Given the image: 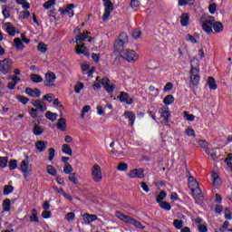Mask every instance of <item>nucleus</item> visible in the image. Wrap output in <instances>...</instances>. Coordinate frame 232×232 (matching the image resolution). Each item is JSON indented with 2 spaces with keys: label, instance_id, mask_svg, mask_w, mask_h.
Listing matches in <instances>:
<instances>
[{
  "label": "nucleus",
  "instance_id": "9",
  "mask_svg": "<svg viewBox=\"0 0 232 232\" xmlns=\"http://www.w3.org/2000/svg\"><path fill=\"white\" fill-rule=\"evenodd\" d=\"M189 81L190 86H198L200 82V70H190Z\"/></svg>",
  "mask_w": 232,
  "mask_h": 232
},
{
  "label": "nucleus",
  "instance_id": "21",
  "mask_svg": "<svg viewBox=\"0 0 232 232\" xmlns=\"http://www.w3.org/2000/svg\"><path fill=\"white\" fill-rule=\"evenodd\" d=\"M82 218L85 224H92V222H95V220H97V215L85 213L82 215Z\"/></svg>",
  "mask_w": 232,
  "mask_h": 232
},
{
  "label": "nucleus",
  "instance_id": "18",
  "mask_svg": "<svg viewBox=\"0 0 232 232\" xmlns=\"http://www.w3.org/2000/svg\"><path fill=\"white\" fill-rule=\"evenodd\" d=\"M32 105L42 113H44V111H46L47 110L46 106H44V102L39 100L33 101Z\"/></svg>",
  "mask_w": 232,
  "mask_h": 232
},
{
  "label": "nucleus",
  "instance_id": "28",
  "mask_svg": "<svg viewBox=\"0 0 232 232\" xmlns=\"http://www.w3.org/2000/svg\"><path fill=\"white\" fill-rule=\"evenodd\" d=\"M212 28L216 34H220L224 30V24L220 22H213Z\"/></svg>",
  "mask_w": 232,
  "mask_h": 232
},
{
  "label": "nucleus",
  "instance_id": "34",
  "mask_svg": "<svg viewBox=\"0 0 232 232\" xmlns=\"http://www.w3.org/2000/svg\"><path fill=\"white\" fill-rule=\"evenodd\" d=\"M14 43L18 52H21V50L24 49V44H23V41H21V38H14Z\"/></svg>",
  "mask_w": 232,
  "mask_h": 232
},
{
  "label": "nucleus",
  "instance_id": "54",
  "mask_svg": "<svg viewBox=\"0 0 232 232\" xmlns=\"http://www.w3.org/2000/svg\"><path fill=\"white\" fill-rule=\"evenodd\" d=\"M82 90H84V84L82 82H78L74 85L75 93H81Z\"/></svg>",
  "mask_w": 232,
  "mask_h": 232
},
{
  "label": "nucleus",
  "instance_id": "30",
  "mask_svg": "<svg viewBox=\"0 0 232 232\" xmlns=\"http://www.w3.org/2000/svg\"><path fill=\"white\" fill-rule=\"evenodd\" d=\"M79 179H81V177L79 176V174H77L75 172L71 173L69 175L70 182H72V184H74L75 186H77L79 184Z\"/></svg>",
  "mask_w": 232,
  "mask_h": 232
},
{
  "label": "nucleus",
  "instance_id": "22",
  "mask_svg": "<svg viewBox=\"0 0 232 232\" xmlns=\"http://www.w3.org/2000/svg\"><path fill=\"white\" fill-rule=\"evenodd\" d=\"M26 95H29L30 97H41V91L39 89H25Z\"/></svg>",
  "mask_w": 232,
  "mask_h": 232
},
{
  "label": "nucleus",
  "instance_id": "50",
  "mask_svg": "<svg viewBox=\"0 0 232 232\" xmlns=\"http://www.w3.org/2000/svg\"><path fill=\"white\" fill-rule=\"evenodd\" d=\"M173 226L176 227V229H182V227L184 226V221L179 219H175L173 221Z\"/></svg>",
  "mask_w": 232,
  "mask_h": 232
},
{
  "label": "nucleus",
  "instance_id": "47",
  "mask_svg": "<svg viewBox=\"0 0 232 232\" xmlns=\"http://www.w3.org/2000/svg\"><path fill=\"white\" fill-rule=\"evenodd\" d=\"M185 134L187 137H197V134L195 133V130H193V127H188L185 130Z\"/></svg>",
  "mask_w": 232,
  "mask_h": 232
},
{
  "label": "nucleus",
  "instance_id": "20",
  "mask_svg": "<svg viewBox=\"0 0 232 232\" xmlns=\"http://www.w3.org/2000/svg\"><path fill=\"white\" fill-rule=\"evenodd\" d=\"M90 32L86 31L82 34H80L79 35L76 36V44H82L84 41H86L90 35Z\"/></svg>",
  "mask_w": 232,
  "mask_h": 232
},
{
  "label": "nucleus",
  "instance_id": "26",
  "mask_svg": "<svg viewBox=\"0 0 232 232\" xmlns=\"http://www.w3.org/2000/svg\"><path fill=\"white\" fill-rule=\"evenodd\" d=\"M160 113L163 121L165 122H168V120L169 119V109L168 107H163L160 109Z\"/></svg>",
  "mask_w": 232,
  "mask_h": 232
},
{
  "label": "nucleus",
  "instance_id": "2",
  "mask_svg": "<svg viewBox=\"0 0 232 232\" xmlns=\"http://www.w3.org/2000/svg\"><path fill=\"white\" fill-rule=\"evenodd\" d=\"M104 87L107 93H113V91L115 90V86L110 84V79L103 78L101 82V77L96 78V82L92 85L93 90H101V88Z\"/></svg>",
  "mask_w": 232,
  "mask_h": 232
},
{
  "label": "nucleus",
  "instance_id": "45",
  "mask_svg": "<svg viewBox=\"0 0 232 232\" xmlns=\"http://www.w3.org/2000/svg\"><path fill=\"white\" fill-rule=\"evenodd\" d=\"M16 101H18V102H21V104H28V102H30V99L23 96V95H17L15 96Z\"/></svg>",
  "mask_w": 232,
  "mask_h": 232
},
{
  "label": "nucleus",
  "instance_id": "60",
  "mask_svg": "<svg viewBox=\"0 0 232 232\" xmlns=\"http://www.w3.org/2000/svg\"><path fill=\"white\" fill-rule=\"evenodd\" d=\"M54 5H55V0H48L44 4V8H45V10H50V7L53 6Z\"/></svg>",
  "mask_w": 232,
  "mask_h": 232
},
{
  "label": "nucleus",
  "instance_id": "11",
  "mask_svg": "<svg viewBox=\"0 0 232 232\" xmlns=\"http://www.w3.org/2000/svg\"><path fill=\"white\" fill-rule=\"evenodd\" d=\"M126 44H128V34L122 33L121 34H120L118 41L114 43V48H116V50L119 51Z\"/></svg>",
  "mask_w": 232,
  "mask_h": 232
},
{
  "label": "nucleus",
  "instance_id": "44",
  "mask_svg": "<svg viewBox=\"0 0 232 232\" xmlns=\"http://www.w3.org/2000/svg\"><path fill=\"white\" fill-rule=\"evenodd\" d=\"M206 153L209 155V157H210V159H212V160H215V159H217V149L206 150Z\"/></svg>",
  "mask_w": 232,
  "mask_h": 232
},
{
  "label": "nucleus",
  "instance_id": "17",
  "mask_svg": "<svg viewBox=\"0 0 232 232\" xmlns=\"http://www.w3.org/2000/svg\"><path fill=\"white\" fill-rule=\"evenodd\" d=\"M119 99L121 102H125L126 104H133V99L130 97V94H128V92H121L120 93Z\"/></svg>",
  "mask_w": 232,
  "mask_h": 232
},
{
  "label": "nucleus",
  "instance_id": "13",
  "mask_svg": "<svg viewBox=\"0 0 232 232\" xmlns=\"http://www.w3.org/2000/svg\"><path fill=\"white\" fill-rule=\"evenodd\" d=\"M5 28L6 34H8V35H11V37H15V35H19L20 34L19 29L15 28V26H14V24H12L11 23H5Z\"/></svg>",
  "mask_w": 232,
  "mask_h": 232
},
{
  "label": "nucleus",
  "instance_id": "19",
  "mask_svg": "<svg viewBox=\"0 0 232 232\" xmlns=\"http://www.w3.org/2000/svg\"><path fill=\"white\" fill-rule=\"evenodd\" d=\"M211 180H212V184H213V186H215V188H220V185L222 184V179H220V177L218 176V174L217 172L211 173Z\"/></svg>",
  "mask_w": 232,
  "mask_h": 232
},
{
  "label": "nucleus",
  "instance_id": "31",
  "mask_svg": "<svg viewBox=\"0 0 232 232\" xmlns=\"http://www.w3.org/2000/svg\"><path fill=\"white\" fill-rule=\"evenodd\" d=\"M58 130L61 131H66V120L64 118H61L56 123Z\"/></svg>",
  "mask_w": 232,
  "mask_h": 232
},
{
  "label": "nucleus",
  "instance_id": "33",
  "mask_svg": "<svg viewBox=\"0 0 232 232\" xmlns=\"http://www.w3.org/2000/svg\"><path fill=\"white\" fill-rule=\"evenodd\" d=\"M37 215H38L37 209L33 208L31 210V216L29 217L30 221L37 224V222H39V217H37Z\"/></svg>",
  "mask_w": 232,
  "mask_h": 232
},
{
  "label": "nucleus",
  "instance_id": "1",
  "mask_svg": "<svg viewBox=\"0 0 232 232\" xmlns=\"http://www.w3.org/2000/svg\"><path fill=\"white\" fill-rule=\"evenodd\" d=\"M115 217L119 218V220H121V222H124L125 224H129L130 226H134V227H137V229H145V226L140 223V221L136 220L135 218L122 213L121 211H116Z\"/></svg>",
  "mask_w": 232,
  "mask_h": 232
},
{
  "label": "nucleus",
  "instance_id": "63",
  "mask_svg": "<svg viewBox=\"0 0 232 232\" xmlns=\"http://www.w3.org/2000/svg\"><path fill=\"white\" fill-rule=\"evenodd\" d=\"M140 35H142V33H141L140 30H139V29H136V30H134V31L132 32V37H133L134 39H139V38H140Z\"/></svg>",
  "mask_w": 232,
  "mask_h": 232
},
{
  "label": "nucleus",
  "instance_id": "27",
  "mask_svg": "<svg viewBox=\"0 0 232 232\" xmlns=\"http://www.w3.org/2000/svg\"><path fill=\"white\" fill-rule=\"evenodd\" d=\"M181 26H188L189 24V14L184 13L180 16Z\"/></svg>",
  "mask_w": 232,
  "mask_h": 232
},
{
  "label": "nucleus",
  "instance_id": "57",
  "mask_svg": "<svg viewBox=\"0 0 232 232\" xmlns=\"http://www.w3.org/2000/svg\"><path fill=\"white\" fill-rule=\"evenodd\" d=\"M72 171H73V167H72L70 164H66L63 168V172L65 175H71Z\"/></svg>",
  "mask_w": 232,
  "mask_h": 232
},
{
  "label": "nucleus",
  "instance_id": "24",
  "mask_svg": "<svg viewBox=\"0 0 232 232\" xmlns=\"http://www.w3.org/2000/svg\"><path fill=\"white\" fill-rule=\"evenodd\" d=\"M62 153H63V155H68L69 157H72V155H73L72 146H70V144L68 143H64L63 145H62Z\"/></svg>",
  "mask_w": 232,
  "mask_h": 232
},
{
  "label": "nucleus",
  "instance_id": "35",
  "mask_svg": "<svg viewBox=\"0 0 232 232\" xmlns=\"http://www.w3.org/2000/svg\"><path fill=\"white\" fill-rule=\"evenodd\" d=\"M190 66H191V69H190V70H200L198 58L194 57V58L190 61Z\"/></svg>",
  "mask_w": 232,
  "mask_h": 232
},
{
  "label": "nucleus",
  "instance_id": "32",
  "mask_svg": "<svg viewBox=\"0 0 232 232\" xmlns=\"http://www.w3.org/2000/svg\"><path fill=\"white\" fill-rule=\"evenodd\" d=\"M188 186L191 190L199 188L198 181H197V179H195L193 177L188 178Z\"/></svg>",
  "mask_w": 232,
  "mask_h": 232
},
{
  "label": "nucleus",
  "instance_id": "14",
  "mask_svg": "<svg viewBox=\"0 0 232 232\" xmlns=\"http://www.w3.org/2000/svg\"><path fill=\"white\" fill-rule=\"evenodd\" d=\"M75 52L78 55H84L85 57H88L90 55V51L86 48V45L84 44H77Z\"/></svg>",
  "mask_w": 232,
  "mask_h": 232
},
{
  "label": "nucleus",
  "instance_id": "16",
  "mask_svg": "<svg viewBox=\"0 0 232 232\" xmlns=\"http://www.w3.org/2000/svg\"><path fill=\"white\" fill-rule=\"evenodd\" d=\"M191 192L196 202H200V200L204 198V194L202 193V189H200V187L193 188Z\"/></svg>",
  "mask_w": 232,
  "mask_h": 232
},
{
  "label": "nucleus",
  "instance_id": "5",
  "mask_svg": "<svg viewBox=\"0 0 232 232\" xmlns=\"http://www.w3.org/2000/svg\"><path fill=\"white\" fill-rule=\"evenodd\" d=\"M13 64H14V61H12V59L10 58H5L4 60H1L0 61L1 73H3V75H7V73H10Z\"/></svg>",
  "mask_w": 232,
  "mask_h": 232
},
{
  "label": "nucleus",
  "instance_id": "43",
  "mask_svg": "<svg viewBox=\"0 0 232 232\" xmlns=\"http://www.w3.org/2000/svg\"><path fill=\"white\" fill-rule=\"evenodd\" d=\"M45 117H46V119H48V121H51L52 122H54V121H57V113H53L51 111H47L45 113Z\"/></svg>",
  "mask_w": 232,
  "mask_h": 232
},
{
  "label": "nucleus",
  "instance_id": "59",
  "mask_svg": "<svg viewBox=\"0 0 232 232\" xmlns=\"http://www.w3.org/2000/svg\"><path fill=\"white\" fill-rule=\"evenodd\" d=\"M10 206H11L10 199H5L3 202V209H4V211H10V208H11Z\"/></svg>",
  "mask_w": 232,
  "mask_h": 232
},
{
  "label": "nucleus",
  "instance_id": "53",
  "mask_svg": "<svg viewBox=\"0 0 232 232\" xmlns=\"http://www.w3.org/2000/svg\"><path fill=\"white\" fill-rule=\"evenodd\" d=\"M65 220L67 222H73L75 220V213L73 212H69L65 215Z\"/></svg>",
  "mask_w": 232,
  "mask_h": 232
},
{
  "label": "nucleus",
  "instance_id": "36",
  "mask_svg": "<svg viewBox=\"0 0 232 232\" xmlns=\"http://www.w3.org/2000/svg\"><path fill=\"white\" fill-rule=\"evenodd\" d=\"M173 102H175V98L173 97V95H167L164 99H163V103L166 106H169L171 104H173Z\"/></svg>",
  "mask_w": 232,
  "mask_h": 232
},
{
  "label": "nucleus",
  "instance_id": "7",
  "mask_svg": "<svg viewBox=\"0 0 232 232\" xmlns=\"http://www.w3.org/2000/svg\"><path fill=\"white\" fill-rule=\"evenodd\" d=\"M104 6V13L102 15V21H107L110 18L111 12H113V3L111 0H102Z\"/></svg>",
  "mask_w": 232,
  "mask_h": 232
},
{
  "label": "nucleus",
  "instance_id": "38",
  "mask_svg": "<svg viewBox=\"0 0 232 232\" xmlns=\"http://www.w3.org/2000/svg\"><path fill=\"white\" fill-rule=\"evenodd\" d=\"M166 197H168V193L164 190L160 191L156 198V202H158V204H160V202H163L162 200H164Z\"/></svg>",
  "mask_w": 232,
  "mask_h": 232
},
{
  "label": "nucleus",
  "instance_id": "12",
  "mask_svg": "<svg viewBox=\"0 0 232 232\" xmlns=\"http://www.w3.org/2000/svg\"><path fill=\"white\" fill-rule=\"evenodd\" d=\"M213 23H215V17L210 16L208 20H205L202 24V29L206 34H211L213 32Z\"/></svg>",
  "mask_w": 232,
  "mask_h": 232
},
{
  "label": "nucleus",
  "instance_id": "61",
  "mask_svg": "<svg viewBox=\"0 0 232 232\" xmlns=\"http://www.w3.org/2000/svg\"><path fill=\"white\" fill-rule=\"evenodd\" d=\"M198 142V146H200V148L204 149V150L206 151V150H209V148H208V141L204 140H200Z\"/></svg>",
  "mask_w": 232,
  "mask_h": 232
},
{
  "label": "nucleus",
  "instance_id": "51",
  "mask_svg": "<svg viewBox=\"0 0 232 232\" xmlns=\"http://www.w3.org/2000/svg\"><path fill=\"white\" fill-rule=\"evenodd\" d=\"M2 14H3L5 19H8V17H10V9H8V7H6V5H3L2 6Z\"/></svg>",
  "mask_w": 232,
  "mask_h": 232
},
{
  "label": "nucleus",
  "instance_id": "4",
  "mask_svg": "<svg viewBox=\"0 0 232 232\" xmlns=\"http://www.w3.org/2000/svg\"><path fill=\"white\" fill-rule=\"evenodd\" d=\"M19 169L23 173L24 179H28L30 175L34 174V170H32V164H30V161L26 160H22Z\"/></svg>",
  "mask_w": 232,
  "mask_h": 232
},
{
  "label": "nucleus",
  "instance_id": "56",
  "mask_svg": "<svg viewBox=\"0 0 232 232\" xmlns=\"http://www.w3.org/2000/svg\"><path fill=\"white\" fill-rule=\"evenodd\" d=\"M43 128H41L39 125L35 124L34 128L33 130V133L34 135H42L43 134Z\"/></svg>",
  "mask_w": 232,
  "mask_h": 232
},
{
  "label": "nucleus",
  "instance_id": "62",
  "mask_svg": "<svg viewBox=\"0 0 232 232\" xmlns=\"http://www.w3.org/2000/svg\"><path fill=\"white\" fill-rule=\"evenodd\" d=\"M17 168V160H12L9 161V169L14 170Z\"/></svg>",
  "mask_w": 232,
  "mask_h": 232
},
{
  "label": "nucleus",
  "instance_id": "25",
  "mask_svg": "<svg viewBox=\"0 0 232 232\" xmlns=\"http://www.w3.org/2000/svg\"><path fill=\"white\" fill-rule=\"evenodd\" d=\"M124 117L126 119H129V121H130V126L132 128L133 124H135V113L130 111H126L124 112Z\"/></svg>",
  "mask_w": 232,
  "mask_h": 232
},
{
  "label": "nucleus",
  "instance_id": "23",
  "mask_svg": "<svg viewBox=\"0 0 232 232\" xmlns=\"http://www.w3.org/2000/svg\"><path fill=\"white\" fill-rule=\"evenodd\" d=\"M29 110V115L32 117V119H37L39 117H43V112L39 111L37 109H34L32 107H27Z\"/></svg>",
  "mask_w": 232,
  "mask_h": 232
},
{
  "label": "nucleus",
  "instance_id": "41",
  "mask_svg": "<svg viewBox=\"0 0 232 232\" xmlns=\"http://www.w3.org/2000/svg\"><path fill=\"white\" fill-rule=\"evenodd\" d=\"M183 119H185V121H188V122H193V121H195V115L193 114H189L188 111H183Z\"/></svg>",
  "mask_w": 232,
  "mask_h": 232
},
{
  "label": "nucleus",
  "instance_id": "49",
  "mask_svg": "<svg viewBox=\"0 0 232 232\" xmlns=\"http://www.w3.org/2000/svg\"><path fill=\"white\" fill-rule=\"evenodd\" d=\"M8 166V157H0V168L5 169Z\"/></svg>",
  "mask_w": 232,
  "mask_h": 232
},
{
  "label": "nucleus",
  "instance_id": "52",
  "mask_svg": "<svg viewBox=\"0 0 232 232\" xmlns=\"http://www.w3.org/2000/svg\"><path fill=\"white\" fill-rule=\"evenodd\" d=\"M118 171H128V164L120 162L117 167Z\"/></svg>",
  "mask_w": 232,
  "mask_h": 232
},
{
  "label": "nucleus",
  "instance_id": "40",
  "mask_svg": "<svg viewBox=\"0 0 232 232\" xmlns=\"http://www.w3.org/2000/svg\"><path fill=\"white\" fill-rule=\"evenodd\" d=\"M208 84L209 90H217V82L215 81V78L209 77Z\"/></svg>",
  "mask_w": 232,
  "mask_h": 232
},
{
  "label": "nucleus",
  "instance_id": "10",
  "mask_svg": "<svg viewBox=\"0 0 232 232\" xmlns=\"http://www.w3.org/2000/svg\"><path fill=\"white\" fill-rule=\"evenodd\" d=\"M73 8H75V5L73 4H69L65 7H60L58 12H60L62 15H65V14H67L69 17H73V15H75V13H73Z\"/></svg>",
  "mask_w": 232,
  "mask_h": 232
},
{
  "label": "nucleus",
  "instance_id": "6",
  "mask_svg": "<svg viewBox=\"0 0 232 232\" xmlns=\"http://www.w3.org/2000/svg\"><path fill=\"white\" fill-rule=\"evenodd\" d=\"M91 173L92 177V180L94 182H102V169L99 164H94L91 169Z\"/></svg>",
  "mask_w": 232,
  "mask_h": 232
},
{
  "label": "nucleus",
  "instance_id": "58",
  "mask_svg": "<svg viewBox=\"0 0 232 232\" xmlns=\"http://www.w3.org/2000/svg\"><path fill=\"white\" fill-rule=\"evenodd\" d=\"M14 191V187L12 185H6L4 187V195H10Z\"/></svg>",
  "mask_w": 232,
  "mask_h": 232
},
{
  "label": "nucleus",
  "instance_id": "8",
  "mask_svg": "<svg viewBox=\"0 0 232 232\" xmlns=\"http://www.w3.org/2000/svg\"><path fill=\"white\" fill-rule=\"evenodd\" d=\"M127 177H129V179H140V180L146 179L143 169H130L129 170Z\"/></svg>",
  "mask_w": 232,
  "mask_h": 232
},
{
  "label": "nucleus",
  "instance_id": "39",
  "mask_svg": "<svg viewBox=\"0 0 232 232\" xmlns=\"http://www.w3.org/2000/svg\"><path fill=\"white\" fill-rule=\"evenodd\" d=\"M185 39L188 43H192V44H197V40L198 39V35L193 36L188 34H186Z\"/></svg>",
  "mask_w": 232,
  "mask_h": 232
},
{
  "label": "nucleus",
  "instance_id": "3",
  "mask_svg": "<svg viewBox=\"0 0 232 232\" xmlns=\"http://www.w3.org/2000/svg\"><path fill=\"white\" fill-rule=\"evenodd\" d=\"M121 57L125 59L128 63H137V60L140 59V56L133 50L125 49L121 52Z\"/></svg>",
  "mask_w": 232,
  "mask_h": 232
},
{
  "label": "nucleus",
  "instance_id": "15",
  "mask_svg": "<svg viewBox=\"0 0 232 232\" xmlns=\"http://www.w3.org/2000/svg\"><path fill=\"white\" fill-rule=\"evenodd\" d=\"M55 79H57V76H55V73L49 72L45 74V81L44 85L45 86H53V82H55Z\"/></svg>",
  "mask_w": 232,
  "mask_h": 232
},
{
  "label": "nucleus",
  "instance_id": "64",
  "mask_svg": "<svg viewBox=\"0 0 232 232\" xmlns=\"http://www.w3.org/2000/svg\"><path fill=\"white\" fill-rule=\"evenodd\" d=\"M54 157H55V149L50 148L49 149V160L50 161L53 160Z\"/></svg>",
  "mask_w": 232,
  "mask_h": 232
},
{
  "label": "nucleus",
  "instance_id": "55",
  "mask_svg": "<svg viewBox=\"0 0 232 232\" xmlns=\"http://www.w3.org/2000/svg\"><path fill=\"white\" fill-rule=\"evenodd\" d=\"M16 3L18 5H22V7L24 10H28V8H30V4L26 2V0H16Z\"/></svg>",
  "mask_w": 232,
  "mask_h": 232
},
{
  "label": "nucleus",
  "instance_id": "42",
  "mask_svg": "<svg viewBox=\"0 0 232 232\" xmlns=\"http://www.w3.org/2000/svg\"><path fill=\"white\" fill-rule=\"evenodd\" d=\"M160 204V208L164 209V211H171V205L166 201H162Z\"/></svg>",
  "mask_w": 232,
  "mask_h": 232
},
{
  "label": "nucleus",
  "instance_id": "29",
  "mask_svg": "<svg viewBox=\"0 0 232 232\" xmlns=\"http://www.w3.org/2000/svg\"><path fill=\"white\" fill-rule=\"evenodd\" d=\"M48 146L47 141H37L35 143V148L38 150V151L43 152L44 150H46V147Z\"/></svg>",
  "mask_w": 232,
  "mask_h": 232
},
{
  "label": "nucleus",
  "instance_id": "37",
  "mask_svg": "<svg viewBox=\"0 0 232 232\" xmlns=\"http://www.w3.org/2000/svg\"><path fill=\"white\" fill-rule=\"evenodd\" d=\"M46 171H47L48 175H51L52 177L57 176V169H54V167L52 165H47Z\"/></svg>",
  "mask_w": 232,
  "mask_h": 232
},
{
  "label": "nucleus",
  "instance_id": "46",
  "mask_svg": "<svg viewBox=\"0 0 232 232\" xmlns=\"http://www.w3.org/2000/svg\"><path fill=\"white\" fill-rule=\"evenodd\" d=\"M37 50H38V52H41L42 53H46V52L48 50V45H46V44H44V43H40L37 45Z\"/></svg>",
  "mask_w": 232,
  "mask_h": 232
},
{
  "label": "nucleus",
  "instance_id": "48",
  "mask_svg": "<svg viewBox=\"0 0 232 232\" xmlns=\"http://www.w3.org/2000/svg\"><path fill=\"white\" fill-rule=\"evenodd\" d=\"M31 81L36 83L43 82V77L39 74H31Z\"/></svg>",
  "mask_w": 232,
  "mask_h": 232
}]
</instances>
